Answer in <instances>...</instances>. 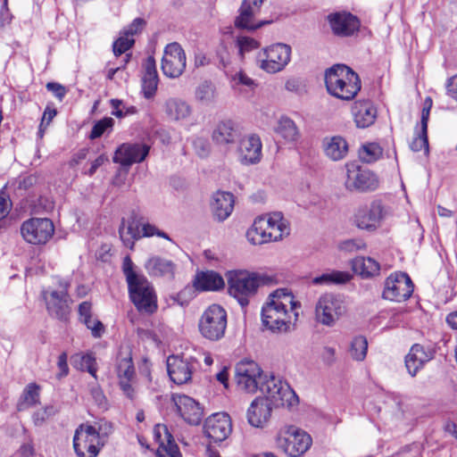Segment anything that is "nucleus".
Listing matches in <instances>:
<instances>
[{"instance_id":"1","label":"nucleus","mask_w":457,"mask_h":457,"mask_svg":"<svg viewBox=\"0 0 457 457\" xmlns=\"http://www.w3.org/2000/svg\"><path fill=\"white\" fill-rule=\"evenodd\" d=\"M235 378L237 386L249 394L260 390L269 394L277 406H293L298 397L290 386L279 377L263 374L262 369L253 361H241L236 365Z\"/></svg>"},{"instance_id":"2","label":"nucleus","mask_w":457,"mask_h":457,"mask_svg":"<svg viewBox=\"0 0 457 457\" xmlns=\"http://www.w3.org/2000/svg\"><path fill=\"white\" fill-rule=\"evenodd\" d=\"M122 271L128 284L130 301L140 312L152 314L157 310V297L152 283L135 270V264L127 255L123 259Z\"/></svg>"},{"instance_id":"3","label":"nucleus","mask_w":457,"mask_h":457,"mask_svg":"<svg viewBox=\"0 0 457 457\" xmlns=\"http://www.w3.org/2000/svg\"><path fill=\"white\" fill-rule=\"evenodd\" d=\"M300 304L294 301L293 295L286 288L272 292L262 308V321L272 332H287L291 323L288 306L294 311Z\"/></svg>"},{"instance_id":"4","label":"nucleus","mask_w":457,"mask_h":457,"mask_svg":"<svg viewBox=\"0 0 457 457\" xmlns=\"http://www.w3.org/2000/svg\"><path fill=\"white\" fill-rule=\"evenodd\" d=\"M328 92L339 99L350 101L361 90L359 75L345 64H335L325 72Z\"/></svg>"},{"instance_id":"5","label":"nucleus","mask_w":457,"mask_h":457,"mask_svg":"<svg viewBox=\"0 0 457 457\" xmlns=\"http://www.w3.org/2000/svg\"><path fill=\"white\" fill-rule=\"evenodd\" d=\"M271 280V278L256 272L232 270L228 274V294L245 308L249 304L250 299L257 294L259 287L267 285Z\"/></svg>"},{"instance_id":"6","label":"nucleus","mask_w":457,"mask_h":457,"mask_svg":"<svg viewBox=\"0 0 457 457\" xmlns=\"http://www.w3.org/2000/svg\"><path fill=\"white\" fill-rule=\"evenodd\" d=\"M290 233L288 222L279 212H273L269 217H258L247 230L246 237L253 245H262L278 241Z\"/></svg>"},{"instance_id":"7","label":"nucleus","mask_w":457,"mask_h":457,"mask_svg":"<svg viewBox=\"0 0 457 457\" xmlns=\"http://www.w3.org/2000/svg\"><path fill=\"white\" fill-rule=\"evenodd\" d=\"M228 324L226 310L220 304L208 306L198 320V331L200 335L212 342L224 337Z\"/></svg>"},{"instance_id":"8","label":"nucleus","mask_w":457,"mask_h":457,"mask_svg":"<svg viewBox=\"0 0 457 457\" xmlns=\"http://www.w3.org/2000/svg\"><path fill=\"white\" fill-rule=\"evenodd\" d=\"M58 289H44L41 293L46 306L48 314L60 321L66 322L71 311L72 300L69 295L71 283L69 280L61 279L58 282Z\"/></svg>"},{"instance_id":"9","label":"nucleus","mask_w":457,"mask_h":457,"mask_svg":"<svg viewBox=\"0 0 457 457\" xmlns=\"http://www.w3.org/2000/svg\"><path fill=\"white\" fill-rule=\"evenodd\" d=\"M345 312L346 304L343 295L325 293L315 303L314 315L317 322L333 327Z\"/></svg>"},{"instance_id":"10","label":"nucleus","mask_w":457,"mask_h":457,"mask_svg":"<svg viewBox=\"0 0 457 457\" xmlns=\"http://www.w3.org/2000/svg\"><path fill=\"white\" fill-rule=\"evenodd\" d=\"M312 437L304 431L289 426L282 428L276 438L277 445L290 457H299L312 445Z\"/></svg>"},{"instance_id":"11","label":"nucleus","mask_w":457,"mask_h":457,"mask_svg":"<svg viewBox=\"0 0 457 457\" xmlns=\"http://www.w3.org/2000/svg\"><path fill=\"white\" fill-rule=\"evenodd\" d=\"M290 56L291 46L278 43L265 48L262 53H259L257 62L263 71L269 73H276L287 65Z\"/></svg>"},{"instance_id":"12","label":"nucleus","mask_w":457,"mask_h":457,"mask_svg":"<svg viewBox=\"0 0 457 457\" xmlns=\"http://www.w3.org/2000/svg\"><path fill=\"white\" fill-rule=\"evenodd\" d=\"M345 187L350 191H374L378 187V179L375 173L368 169L352 162L345 165Z\"/></svg>"},{"instance_id":"13","label":"nucleus","mask_w":457,"mask_h":457,"mask_svg":"<svg viewBox=\"0 0 457 457\" xmlns=\"http://www.w3.org/2000/svg\"><path fill=\"white\" fill-rule=\"evenodd\" d=\"M387 214L386 209L380 200H375L369 205L359 207L353 216V221L360 229L375 231Z\"/></svg>"},{"instance_id":"14","label":"nucleus","mask_w":457,"mask_h":457,"mask_svg":"<svg viewBox=\"0 0 457 457\" xmlns=\"http://www.w3.org/2000/svg\"><path fill=\"white\" fill-rule=\"evenodd\" d=\"M54 232V223L47 218H30L21 226L22 237L32 245L46 244L53 237Z\"/></svg>"},{"instance_id":"15","label":"nucleus","mask_w":457,"mask_h":457,"mask_svg":"<svg viewBox=\"0 0 457 457\" xmlns=\"http://www.w3.org/2000/svg\"><path fill=\"white\" fill-rule=\"evenodd\" d=\"M413 289L411 278L404 272H396L386 279L382 296L384 299L400 303L409 299Z\"/></svg>"},{"instance_id":"16","label":"nucleus","mask_w":457,"mask_h":457,"mask_svg":"<svg viewBox=\"0 0 457 457\" xmlns=\"http://www.w3.org/2000/svg\"><path fill=\"white\" fill-rule=\"evenodd\" d=\"M91 425H80L73 436V448L78 457H96L101 445Z\"/></svg>"},{"instance_id":"17","label":"nucleus","mask_w":457,"mask_h":457,"mask_svg":"<svg viewBox=\"0 0 457 457\" xmlns=\"http://www.w3.org/2000/svg\"><path fill=\"white\" fill-rule=\"evenodd\" d=\"M116 371L120 389L129 399L133 400L136 397V391L133 386L136 372L130 351H120L119 353Z\"/></svg>"},{"instance_id":"18","label":"nucleus","mask_w":457,"mask_h":457,"mask_svg":"<svg viewBox=\"0 0 457 457\" xmlns=\"http://www.w3.org/2000/svg\"><path fill=\"white\" fill-rule=\"evenodd\" d=\"M328 21L334 36L348 37L357 33L361 27L359 18L350 12H334L327 15Z\"/></svg>"},{"instance_id":"19","label":"nucleus","mask_w":457,"mask_h":457,"mask_svg":"<svg viewBox=\"0 0 457 457\" xmlns=\"http://www.w3.org/2000/svg\"><path fill=\"white\" fill-rule=\"evenodd\" d=\"M186 69V54L181 46L170 43L166 46L162 60V71L166 77L179 78Z\"/></svg>"},{"instance_id":"20","label":"nucleus","mask_w":457,"mask_h":457,"mask_svg":"<svg viewBox=\"0 0 457 457\" xmlns=\"http://www.w3.org/2000/svg\"><path fill=\"white\" fill-rule=\"evenodd\" d=\"M204 432L212 443L223 442L232 432L230 417L224 412L211 415L204 421Z\"/></svg>"},{"instance_id":"21","label":"nucleus","mask_w":457,"mask_h":457,"mask_svg":"<svg viewBox=\"0 0 457 457\" xmlns=\"http://www.w3.org/2000/svg\"><path fill=\"white\" fill-rule=\"evenodd\" d=\"M196 360L193 357L171 355L167 359V371L172 382L177 385L187 383L195 369Z\"/></svg>"},{"instance_id":"22","label":"nucleus","mask_w":457,"mask_h":457,"mask_svg":"<svg viewBox=\"0 0 457 457\" xmlns=\"http://www.w3.org/2000/svg\"><path fill=\"white\" fill-rule=\"evenodd\" d=\"M150 151V146L141 143H124L115 151L113 162L123 167H129L133 163L145 161Z\"/></svg>"},{"instance_id":"23","label":"nucleus","mask_w":457,"mask_h":457,"mask_svg":"<svg viewBox=\"0 0 457 457\" xmlns=\"http://www.w3.org/2000/svg\"><path fill=\"white\" fill-rule=\"evenodd\" d=\"M265 397L255 398L247 411V420L251 426L261 428L268 421L271 415L272 408H278L271 401L269 394H264Z\"/></svg>"},{"instance_id":"24","label":"nucleus","mask_w":457,"mask_h":457,"mask_svg":"<svg viewBox=\"0 0 457 457\" xmlns=\"http://www.w3.org/2000/svg\"><path fill=\"white\" fill-rule=\"evenodd\" d=\"M264 0H244L239 9V15L235 20V26L238 29L254 30L270 21L256 22L254 15L259 12Z\"/></svg>"},{"instance_id":"25","label":"nucleus","mask_w":457,"mask_h":457,"mask_svg":"<svg viewBox=\"0 0 457 457\" xmlns=\"http://www.w3.org/2000/svg\"><path fill=\"white\" fill-rule=\"evenodd\" d=\"M172 400L182 419L189 425H198L203 420L204 411L192 397L186 395H174Z\"/></svg>"},{"instance_id":"26","label":"nucleus","mask_w":457,"mask_h":457,"mask_svg":"<svg viewBox=\"0 0 457 457\" xmlns=\"http://www.w3.org/2000/svg\"><path fill=\"white\" fill-rule=\"evenodd\" d=\"M153 433L155 442L159 445L156 452L159 457H164L165 455L169 457H182L179 448L166 425L156 424Z\"/></svg>"},{"instance_id":"27","label":"nucleus","mask_w":457,"mask_h":457,"mask_svg":"<svg viewBox=\"0 0 457 457\" xmlns=\"http://www.w3.org/2000/svg\"><path fill=\"white\" fill-rule=\"evenodd\" d=\"M435 351L420 344H414L405 356V367L411 377H414L424 365L434 358Z\"/></svg>"},{"instance_id":"28","label":"nucleus","mask_w":457,"mask_h":457,"mask_svg":"<svg viewBox=\"0 0 457 457\" xmlns=\"http://www.w3.org/2000/svg\"><path fill=\"white\" fill-rule=\"evenodd\" d=\"M242 137L241 127L231 120L220 121L214 128L212 138L219 145H231Z\"/></svg>"},{"instance_id":"29","label":"nucleus","mask_w":457,"mask_h":457,"mask_svg":"<svg viewBox=\"0 0 457 457\" xmlns=\"http://www.w3.org/2000/svg\"><path fill=\"white\" fill-rule=\"evenodd\" d=\"M239 147V160L243 164H255L261 161L262 158V141L261 138L252 134L245 138L238 140Z\"/></svg>"},{"instance_id":"30","label":"nucleus","mask_w":457,"mask_h":457,"mask_svg":"<svg viewBox=\"0 0 457 457\" xmlns=\"http://www.w3.org/2000/svg\"><path fill=\"white\" fill-rule=\"evenodd\" d=\"M145 269L151 277L172 280L175 278L177 264L165 257L153 255L145 262Z\"/></svg>"},{"instance_id":"31","label":"nucleus","mask_w":457,"mask_h":457,"mask_svg":"<svg viewBox=\"0 0 457 457\" xmlns=\"http://www.w3.org/2000/svg\"><path fill=\"white\" fill-rule=\"evenodd\" d=\"M352 112L358 128L365 129L371 126L378 115L377 108L370 100L355 101Z\"/></svg>"},{"instance_id":"32","label":"nucleus","mask_w":457,"mask_h":457,"mask_svg":"<svg viewBox=\"0 0 457 457\" xmlns=\"http://www.w3.org/2000/svg\"><path fill=\"white\" fill-rule=\"evenodd\" d=\"M141 220L142 218L138 220L135 212H132L127 221L124 218L121 220L119 227L120 237L124 245L129 249H133L135 242L142 238L140 230Z\"/></svg>"},{"instance_id":"33","label":"nucleus","mask_w":457,"mask_h":457,"mask_svg":"<svg viewBox=\"0 0 457 457\" xmlns=\"http://www.w3.org/2000/svg\"><path fill=\"white\" fill-rule=\"evenodd\" d=\"M431 107L432 99L430 97H427L424 101L421 111L420 131L417 133L416 137L410 144V148L413 152H420L422 149L428 152V122Z\"/></svg>"},{"instance_id":"34","label":"nucleus","mask_w":457,"mask_h":457,"mask_svg":"<svg viewBox=\"0 0 457 457\" xmlns=\"http://www.w3.org/2000/svg\"><path fill=\"white\" fill-rule=\"evenodd\" d=\"M234 204V195L231 193L218 191L213 195V202L212 204L213 216L219 221L225 220L231 214Z\"/></svg>"},{"instance_id":"35","label":"nucleus","mask_w":457,"mask_h":457,"mask_svg":"<svg viewBox=\"0 0 457 457\" xmlns=\"http://www.w3.org/2000/svg\"><path fill=\"white\" fill-rule=\"evenodd\" d=\"M197 291H217L225 285L222 277L215 271H203L194 280Z\"/></svg>"},{"instance_id":"36","label":"nucleus","mask_w":457,"mask_h":457,"mask_svg":"<svg viewBox=\"0 0 457 457\" xmlns=\"http://www.w3.org/2000/svg\"><path fill=\"white\" fill-rule=\"evenodd\" d=\"M352 275L347 271H341L336 270H328L320 275L312 278V285L313 286H338L345 285L350 281Z\"/></svg>"},{"instance_id":"37","label":"nucleus","mask_w":457,"mask_h":457,"mask_svg":"<svg viewBox=\"0 0 457 457\" xmlns=\"http://www.w3.org/2000/svg\"><path fill=\"white\" fill-rule=\"evenodd\" d=\"M323 147L325 154L332 161L342 160L348 153V143L340 136L325 138Z\"/></svg>"},{"instance_id":"38","label":"nucleus","mask_w":457,"mask_h":457,"mask_svg":"<svg viewBox=\"0 0 457 457\" xmlns=\"http://www.w3.org/2000/svg\"><path fill=\"white\" fill-rule=\"evenodd\" d=\"M165 112L175 121L186 120L192 113V108L186 101L180 98H170L165 103Z\"/></svg>"},{"instance_id":"39","label":"nucleus","mask_w":457,"mask_h":457,"mask_svg":"<svg viewBox=\"0 0 457 457\" xmlns=\"http://www.w3.org/2000/svg\"><path fill=\"white\" fill-rule=\"evenodd\" d=\"M353 270L368 278L379 274L380 265L370 257L357 256L352 261Z\"/></svg>"},{"instance_id":"40","label":"nucleus","mask_w":457,"mask_h":457,"mask_svg":"<svg viewBox=\"0 0 457 457\" xmlns=\"http://www.w3.org/2000/svg\"><path fill=\"white\" fill-rule=\"evenodd\" d=\"M276 131L287 141L292 142L298 137V129L295 122L288 117H281Z\"/></svg>"},{"instance_id":"41","label":"nucleus","mask_w":457,"mask_h":457,"mask_svg":"<svg viewBox=\"0 0 457 457\" xmlns=\"http://www.w3.org/2000/svg\"><path fill=\"white\" fill-rule=\"evenodd\" d=\"M195 98L204 104H211L216 98V87L211 81H204L195 89Z\"/></svg>"},{"instance_id":"42","label":"nucleus","mask_w":457,"mask_h":457,"mask_svg":"<svg viewBox=\"0 0 457 457\" xmlns=\"http://www.w3.org/2000/svg\"><path fill=\"white\" fill-rule=\"evenodd\" d=\"M39 387L35 384H29L23 391L21 401L18 403V410L23 411L29 407L33 406L38 400Z\"/></svg>"},{"instance_id":"43","label":"nucleus","mask_w":457,"mask_h":457,"mask_svg":"<svg viewBox=\"0 0 457 457\" xmlns=\"http://www.w3.org/2000/svg\"><path fill=\"white\" fill-rule=\"evenodd\" d=\"M367 350L368 341L365 337L358 336L353 339L350 348V354L353 359L358 361H363L367 355Z\"/></svg>"},{"instance_id":"44","label":"nucleus","mask_w":457,"mask_h":457,"mask_svg":"<svg viewBox=\"0 0 457 457\" xmlns=\"http://www.w3.org/2000/svg\"><path fill=\"white\" fill-rule=\"evenodd\" d=\"M381 154L382 149L376 143L363 145L359 151L360 159L367 163L374 162Z\"/></svg>"},{"instance_id":"45","label":"nucleus","mask_w":457,"mask_h":457,"mask_svg":"<svg viewBox=\"0 0 457 457\" xmlns=\"http://www.w3.org/2000/svg\"><path fill=\"white\" fill-rule=\"evenodd\" d=\"M114 120L111 117H104L97 120L90 132L89 138L96 139L102 137L104 133H110L112 130Z\"/></svg>"},{"instance_id":"46","label":"nucleus","mask_w":457,"mask_h":457,"mask_svg":"<svg viewBox=\"0 0 457 457\" xmlns=\"http://www.w3.org/2000/svg\"><path fill=\"white\" fill-rule=\"evenodd\" d=\"M196 288L195 284L193 286H186L179 293L170 296L171 300L179 305L184 307L187 306L191 300L195 297Z\"/></svg>"},{"instance_id":"47","label":"nucleus","mask_w":457,"mask_h":457,"mask_svg":"<svg viewBox=\"0 0 457 457\" xmlns=\"http://www.w3.org/2000/svg\"><path fill=\"white\" fill-rule=\"evenodd\" d=\"M129 37V36H125L122 33V35L113 42L112 50L115 56H120L134 46L135 40Z\"/></svg>"},{"instance_id":"48","label":"nucleus","mask_w":457,"mask_h":457,"mask_svg":"<svg viewBox=\"0 0 457 457\" xmlns=\"http://www.w3.org/2000/svg\"><path fill=\"white\" fill-rule=\"evenodd\" d=\"M159 79L158 76H143L142 78V90L144 96L146 99L152 98L157 90Z\"/></svg>"},{"instance_id":"49","label":"nucleus","mask_w":457,"mask_h":457,"mask_svg":"<svg viewBox=\"0 0 457 457\" xmlns=\"http://www.w3.org/2000/svg\"><path fill=\"white\" fill-rule=\"evenodd\" d=\"M141 236L142 237H150L154 236H157L159 237L164 238L166 240L171 241V238L169 237V235L159 229L155 225L148 223V222H143L141 220Z\"/></svg>"},{"instance_id":"50","label":"nucleus","mask_w":457,"mask_h":457,"mask_svg":"<svg viewBox=\"0 0 457 457\" xmlns=\"http://www.w3.org/2000/svg\"><path fill=\"white\" fill-rule=\"evenodd\" d=\"M96 361L93 353H88L80 356V369L87 370L91 376L96 378Z\"/></svg>"},{"instance_id":"51","label":"nucleus","mask_w":457,"mask_h":457,"mask_svg":"<svg viewBox=\"0 0 457 457\" xmlns=\"http://www.w3.org/2000/svg\"><path fill=\"white\" fill-rule=\"evenodd\" d=\"M237 46L238 54H240L241 58H243L245 53L258 48L259 43L253 38L248 37H241L237 39Z\"/></svg>"},{"instance_id":"52","label":"nucleus","mask_w":457,"mask_h":457,"mask_svg":"<svg viewBox=\"0 0 457 457\" xmlns=\"http://www.w3.org/2000/svg\"><path fill=\"white\" fill-rule=\"evenodd\" d=\"M86 327L91 330V333L94 337H100L104 331L103 323L96 320L93 319L92 315L88 318H84L80 320Z\"/></svg>"},{"instance_id":"53","label":"nucleus","mask_w":457,"mask_h":457,"mask_svg":"<svg viewBox=\"0 0 457 457\" xmlns=\"http://www.w3.org/2000/svg\"><path fill=\"white\" fill-rule=\"evenodd\" d=\"M95 430L96 435H97V439L99 442L104 437L108 436L112 432V423L104 420H100L96 422L95 425H91Z\"/></svg>"},{"instance_id":"54","label":"nucleus","mask_w":457,"mask_h":457,"mask_svg":"<svg viewBox=\"0 0 457 457\" xmlns=\"http://www.w3.org/2000/svg\"><path fill=\"white\" fill-rule=\"evenodd\" d=\"M145 25L146 21L143 18H136L123 29V34L125 36L133 37L134 35L141 32Z\"/></svg>"},{"instance_id":"55","label":"nucleus","mask_w":457,"mask_h":457,"mask_svg":"<svg viewBox=\"0 0 457 457\" xmlns=\"http://www.w3.org/2000/svg\"><path fill=\"white\" fill-rule=\"evenodd\" d=\"M46 88L61 102L63 100L68 92L64 86L57 82L46 83Z\"/></svg>"},{"instance_id":"56","label":"nucleus","mask_w":457,"mask_h":457,"mask_svg":"<svg viewBox=\"0 0 457 457\" xmlns=\"http://www.w3.org/2000/svg\"><path fill=\"white\" fill-rule=\"evenodd\" d=\"M12 209V202L4 191H0V220L4 219Z\"/></svg>"},{"instance_id":"57","label":"nucleus","mask_w":457,"mask_h":457,"mask_svg":"<svg viewBox=\"0 0 457 457\" xmlns=\"http://www.w3.org/2000/svg\"><path fill=\"white\" fill-rule=\"evenodd\" d=\"M68 355L65 352L62 353L58 357L57 367L59 372L56 374L58 379H62L69 374V367L67 363Z\"/></svg>"},{"instance_id":"58","label":"nucleus","mask_w":457,"mask_h":457,"mask_svg":"<svg viewBox=\"0 0 457 457\" xmlns=\"http://www.w3.org/2000/svg\"><path fill=\"white\" fill-rule=\"evenodd\" d=\"M194 147L200 157H206L210 152V145L204 138H197L194 141Z\"/></svg>"},{"instance_id":"59","label":"nucleus","mask_w":457,"mask_h":457,"mask_svg":"<svg viewBox=\"0 0 457 457\" xmlns=\"http://www.w3.org/2000/svg\"><path fill=\"white\" fill-rule=\"evenodd\" d=\"M232 80L236 81L237 84H241L246 87H253L254 85V81L249 78L245 72L242 71L237 72L232 76Z\"/></svg>"},{"instance_id":"60","label":"nucleus","mask_w":457,"mask_h":457,"mask_svg":"<svg viewBox=\"0 0 457 457\" xmlns=\"http://www.w3.org/2000/svg\"><path fill=\"white\" fill-rule=\"evenodd\" d=\"M7 1L8 0H4V4L0 11V25L3 27L10 24L12 19V15L7 7Z\"/></svg>"},{"instance_id":"61","label":"nucleus","mask_w":457,"mask_h":457,"mask_svg":"<svg viewBox=\"0 0 457 457\" xmlns=\"http://www.w3.org/2000/svg\"><path fill=\"white\" fill-rule=\"evenodd\" d=\"M57 115V110L52 107L50 104H47L41 119V123L48 126L53 119Z\"/></svg>"},{"instance_id":"62","label":"nucleus","mask_w":457,"mask_h":457,"mask_svg":"<svg viewBox=\"0 0 457 457\" xmlns=\"http://www.w3.org/2000/svg\"><path fill=\"white\" fill-rule=\"evenodd\" d=\"M447 94L457 101V74L446 81Z\"/></svg>"},{"instance_id":"63","label":"nucleus","mask_w":457,"mask_h":457,"mask_svg":"<svg viewBox=\"0 0 457 457\" xmlns=\"http://www.w3.org/2000/svg\"><path fill=\"white\" fill-rule=\"evenodd\" d=\"M108 161V158L104 154L99 155L95 161L92 162L91 167L87 171L85 172V174L88 176H93L97 169L102 166L105 162Z\"/></svg>"},{"instance_id":"64","label":"nucleus","mask_w":457,"mask_h":457,"mask_svg":"<svg viewBox=\"0 0 457 457\" xmlns=\"http://www.w3.org/2000/svg\"><path fill=\"white\" fill-rule=\"evenodd\" d=\"M79 320L92 315V303L88 301L82 302L79 305Z\"/></svg>"}]
</instances>
